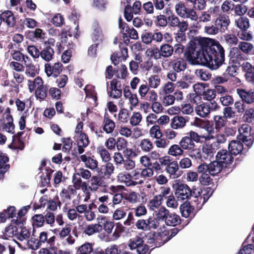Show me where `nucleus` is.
<instances>
[{
    "label": "nucleus",
    "mask_w": 254,
    "mask_h": 254,
    "mask_svg": "<svg viewBox=\"0 0 254 254\" xmlns=\"http://www.w3.org/2000/svg\"><path fill=\"white\" fill-rule=\"evenodd\" d=\"M199 46L189 47L185 53L186 59L193 64H201L214 70L218 69L224 62L225 51L219 42L213 39L202 38Z\"/></svg>",
    "instance_id": "nucleus-1"
},
{
    "label": "nucleus",
    "mask_w": 254,
    "mask_h": 254,
    "mask_svg": "<svg viewBox=\"0 0 254 254\" xmlns=\"http://www.w3.org/2000/svg\"><path fill=\"white\" fill-rule=\"evenodd\" d=\"M204 191L205 192L203 193L202 196V190L200 189L197 188L191 189L190 202L192 204L195 205V207L198 210L201 208L202 206L207 201L213 192L210 187H207Z\"/></svg>",
    "instance_id": "nucleus-2"
},
{
    "label": "nucleus",
    "mask_w": 254,
    "mask_h": 254,
    "mask_svg": "<svg viewBox=\"0 0 254 254\" xmlns=\"http://www.w3.org/2000/svg\"><path fill=\"white\" fill-rule=\"evenodd\" d=\"M146 243L151 245V246L160 247L167 242V239L165 237V233L164 231L155 232L150 231L148 232L144 237Z\"/></svg>",
    "instance_id": "nucleus-3"
},
{
    "label": "nucleus",
    "mask_w": 254,
    "mask_h": 254,
    "mask_svg": "<svg viewBox=\"0 0 254 254\" xmlns=\"http://www.w3.org/2000/svg\"><path fill=\"white\" fill-rule=\"evenodd\" d=\"M252 127L249 124H243L239 128V134L237 139L241 140L247 146H251L254 141V134L252 132Z\"/></svg>",
    "instance_id": "nucleus-4"
},
{
    "label": "nucleus",
    "mask_w": 254,
    "mask_h": 254,
    "mask_svg": "<svg viewBox=\"0 0 254 254\" xmlns=\"http://www.w3.org/2000/svg\"><path fill=\"white\" fill-rule=\"evenodd\" d=\"M173 188L178 200L191 199V189L187 184L176 180L173 185Z\"/></svg>",
    "instance_id": "nucleus-5"
},
{
    "label": "nucleus",
    "mask_w": 254,
    "mask_h": 254,
    "mask_svg": "<svg viewBox=\"0 0 254 254\" xmlns=\"http://www.w3.org/2000/svg\"><path fill=\"white\" fill-rule=\"evenodd\" d=\"M159 225V222L153 216H150L146 219H138L135 224V226L137 229L143 231L157 229Z\"/></svg>",
    "instance_id": "nucleus-6"
},
{
    "label": "nucleus",
    "mask_w": 254,
    "mask_h": 254,
    "mask_svg": "<svg viewBox=\"0 0 254 254\" xmlns=\"http://www.w3.org/2000/svg\"><path fill=\"white\" fill-rule=\"evenodd\" d=\"M175 9L177 14L182 18H190L195 21L197 19L195 11L193 8L188 7L184 2H180L176 4Z\"/></svg>",
    "instance_id": "nucleus-7"
},
{
    "label": "nucleus",
    "mask_w": 254,
    "mask_h": 254,
    "mask_svg": "<svg viewBox=\"0 0 254 254\" xmlns=\"http://www.w3.org/2000/svg\"><path fill=\"white\" fill-rule=\"evenodd\" d=\"M144 241L139 236H136L130 239L128 246L130 250H136L137 254H149L150 251L148 246L144 243Z\"/></svg>",
    "instance_id": "nucleus-8"
},
{
    "label": "nucleus",
    "mask_w": 254,
    "mask_h": 254,
    "mask_svg": "<svg viewBox=\"0 0 254 254\" xmlns=\"http://www.w3.org/2000/svg\"><path fill=\"white\" fill-rule=\"evenodd\" d=\"M233 155L230 151L226 149H221L218 151L216 155V159L223 165L225 168L229 167L234 161Z\"/></svg>",
    "instance_id": "nucleus-9"
},
{
    "label": "nucleus",
    "mask_w": 254,
    "mask_h": 254,
    "mask_svg": "<svg viewBox=\"0 0 254 254\" xmlns=\"http://www.w3.org/2000/svg\"><path fill=\"white\" fill-rule=\"evenodd\" d=\"M61 43L68 47V49H71L73 46L74 38L73 37L72 33L70 28L68 27L64 28L61 32Z\"/></svg>",
    "instance_id": "nucleus-10"
},
{
    "label": "nucleus",
    "mask_w": 254,
    "mask_h": 254,
    "mask_svg": "<svg viewBox=\"0 0 254 254\" xmlns=\"http://www.w3.org/2000/svg\"><path fill=\"white\" fill-rule=\"evenodd\" d=\"M63 65L60 62L55 63L52 65L51 64L47 63L45 64V71L48 77L53 76L57 77L63 70Z\"/></svg>",
    "instance_id": "nucleus-11"
},
{
    "label": "nucleus",
    "mask_w": 254,
    "mask_h": 254,
    "mask_svg": "<svg viewBox=\"0 0 254 254\" xmlns=\"http://www.w3.org/2000/svg\"><path fill=\"white\" fill-rule=\"evenodd\" d=\"M219 7L217 6L210 7L207 11L202 13L200 17V20L203 22H208L214 20L218 17Z\"/></svg>",
    "instance_id": "nucleus-12"
},
{
    "label": "nucleus",
    "mask_w": 254,
    "mask_h": 254,
    "mask_svg": "<svg viewBox=\"0 0 254 254\" xmlns=\"http://www.w3.org/2000/svg\"><path fill=\"white\" fill-rule=\"evenodd\" d=\"M247 81L254 84V67L248 62H244L241 65Z\"/></svg>",
    "instance_id": "nucleus-13"
},
{
    "label": "nucleus",
    "mask_w": 254,
    "mask_h": 254,
    "mask_svg": "<svg viewBox=\"0 0 254 254\" xmlns=\"http://www.w3.org/2000/svg\"><path fill=\"white\" fill-rule=\"evenodd\" d=\"M214 22L220 32L224 33L228 30L230 20L229 16L225 14H222L218 15Z\"/></svg>",
    "instance_id": "nucleus-14"
},
{
    "label": "nucleus",
    "mask_w": 254,
    "mask_h": 254,
    "mask_svg": "<svg viewBox=\"0 0 254 254\" xmlns=\"http://www.w3.org/2000/svg\"><path fill=\"white\" fill-rule=\"evenodd\" d=\"M236 92L244 102L247 104H251L254 102V90L237 88Z\"/></svg>",
    "instance_id": "nucleus-15"
},
{
    "label": "nucleus",
    "mask_w": 254,
    "mask_h": 254,
    "mask_svg": "<svg viewBox=\"0 0 254 254\" xmlns=\"http://www.w3.org/2000/svg\"><path fill=\"white\" fill-rule=\"evenodd\" d=\"M164 170L170 174V177L173 176L174 178L179 177L183 173V171L179 169L177 161H173L172 159L170 160Z\"/></svg>",
    "instance_id": "nucleus-16"
},
{
    "label": "nucleus",
    "mask_w": 254,
    "mask_h": 254,
    "mask_svg": "<svg viewBox=\"0 0 254 254\" xmlns=\"http://www.w3.org/2000/svg\"><path fill=\"white\" fill-rule=\"evenodd\" d=\"M241 140H232L229 144L228 150L234 156L240 155L242 156L244 154L243 152L244 150V145Z\"/></svg>",
    "instance_id": "nucleus-17"
},
{
    "label": "nucleus",
    "mask_w": 254,
    "mask_h": 254,
    "mask_svg": "<svg viewBox=\"0 0 254 254\" xmlns=\"http://www.w3.org/2000/svg\"><path fill=\"white\" fill-rule=\"evenodd\" d=\"M0 18L2 21L6 23L9 27H14L16 20L13 13L10 10H5L0 14Z\"/></svg>",
    "instance_id": "nucleus-18"
},
{
    "label": "nucleus",
    "mask_w": 254,
    "mask_h": 254,
    "mask_svg": "<svg viewBox=\"0 0 254 254\" xmlns=\"http://www.w3.org/2000/svg\"><path fill=\"white\" fill-rule=\"evenodd\" d=\"M89 143L88 135L85 133H81L77 141L78 152L79 154L84 152V148L86 147Z\"/></svg>",
    "instance_id": "nucleus-19"
},
{
    "label": "nucleus",
    "mask_w": 254,
    "mask_h": 254,
    "mask_svg": "<svg viewBox=\"0 0 254 254\" xmlns=\"http://www.w3.org/2000/svg\"><path fill=\"white\" fill-rule=\"evenodd\" d=\"M190 201L181 205L180 211L183 217L188 218L194 216L193 210L195 205H191Z\"/></svg>",
    "instance_id": "nucleus-20"
},
{
    "label": "nucleus",
    "mask_w": 254,
    "mask_h": 254,
    "mask_svg": "<svg viewBox=\"0 0 254 254\" xmlns=\"http://www.w3.org/2000/svg\"><path fill=\"white\" fill-rule=\"evenodd\" d=\"M94 158V156L87 157L85 154L81 155L80 156L81 161L84 163L85 166L91 170L97 168L98 165V161Z\"/></svg>",
    "instance_id": "nucleus-21"
},
{
    "label": "nucleus",
    "mask_w": 254,
    "mask_h": 254,
    "mask_svg": "<svg viewBox=\"0 0 254 254\" xmlns=\"http://www.w3.org/2000/svg\"><path fill=\"white\" fill-rule=\"evenodd\" d=\"M187 122H188V120L184 117L175 116L171 120V126L173 129L183 128L185 126Z\"/></svg>",
    "instance_id": "nucleus-22"
},
{
    "label": "nucleus",
    "mask_w": 254,
    "mask_h": 254,
    "mask_svg": "<svg viewBox=\"0 0 254 254\" xmlns=\"http://www.w3.org/2000/svg\"><path fill=\"white\" fill-rule=\"evenodd\" d=\"M209 174L212 176H215L219 173L223 168H225L219 161L216 159L215 161L211 162L208 164Z\"/></svg>",
    "instance_id": "nucleus-23"
},
{
    "label": "nucleus",
    "mask_w": 254,
    "mask_h": 254,
    "mask_svg": "<svg viewBox=\"0 0 254 254\" xmlns=\"http://www.w3.org/2000/svg\"><path fill=\"white\" fill-rule=\"evenodd\" d=\"M186 61L182 58H179L174 61L172 64L173 70L177 72H180L185 70L187 67Z\"/></svg>",
    "instance_id": "nucleus-24"
},
{
    "label": "nucleus",
    "mask_w": 254,
    "mask_h": 254,
    "mask_svg": "<svg viewBox=\"0 0 254 254\" xmlns=\"http://www.w3.org/2000/svg\"><path fill=\"white\" fill-rule=\"evenodd\" d=\"M227 122V120L223 116L216 115L214 116L212 122L216 131H219L221 129L225 127Z\"/></svg>",
    "instance_id": "nucleus-25"
},
{
    "label": "nucleus",
    "mask_w": 254,
    "mask_h": 254,
    "mask_svg": "<svg viewBox=\"0 0 254 254\" xmlns=\"http://www.w3.org/2000/svg\"><path fill=\"white\" fill-rule=\"evenodd\" d=\"M103 130L107 133H112L115 129V124L114 122L111 120L108 115H105L103 120Z\"/></svg>",
    "instance_id": "nucleus-26"
},
{
    "label": "nucleus",
    "mask_w": 254,
    "mask_h": 254,
    "mask_svg": "<svg viewBox=\"0 0 254 254\" xmlns=\"http://www.w3.org/2000/svg\"><path fill=\"white\" fill-rule=\"evenodd\" d=\"M165 222L168 226H175L181 223V219L180 216L176 213L170 212Z\"/></svg>",
    "instance_id": "nucleus-27"
},
{
    "label": "nucleus",
    "mask_w": 254,
    "mask_h": 254,
    "mask_svg": "<svg viewBox=\"0 0 254 254\" xmlns=\"http://www.w3.org/2000/svg\"><path fill=\"white\" fill-rule=\"evenodd\" d=\"M54 50L52 47L44 46L43 49L40 52L41 57L46 62L50 61L53 58Z\"/></svg>",
    "instance_id": "nucleus-28"
},
{
    "label": "nucleus",
    "mask_w": 254,
    "mask_h": 254,
    "mask_svg": "<svg viewBox=\"0 0 254 254\" xmlns=\"http://www.w3.org/2000/svg\"><path fill=\"white\" fill-rule=\"evenodd\" d=\"M206 103H202L195 107V111L199 116L205 118L210 114V108H209Z\"/></svg>",
    "instance_id": "nucleus-29"
},
{
    "label": "nucleus",
    "mask_w": 254,
    "mask_h": 254,
    "mask_svg": "<svg viewBox=\"0 0 254 254\" xmlns=\"http://www.w3.org/2000/svg\"><path fill=\"white\" fill-rule=\"evenodd\" d=\"M179 145L184 150H190L195 147L194 142L190 139L188 136L183 137L179 142Z\"/></svg>",
    "instance_id": "nucleus-30"
},
{
    "label": "nucleus",
    "mask_w": 254,
    "mask_h": 254,
    "mask_svg": "<svg viewBox=\"0 0 254 254\" xmlns=\"http://www.w3.org/2000/svg\"><path fill=\"white\" fill-rule=\"evenodd\" d=\"M24 64L26 66L25 74L28 76L34 77L39 73V69L32 63H27V61H25Z\"/></svg>",
    "instance_id": "nucleus-31"
},
{
    "label": "nucleus",
    "mask_w": 254,
    "mask_h": 254,
    "mask_svg": "<svg viewBox=\"0 0 254 254\" xmlns=\"http://www.w3.org/2000/svg\"><path fill=\"white\" fill-rule=\"evenodd\" d=\"M38 239L41 245L47 242L50 246H52L55 244L56 237L53 236L48 239V233L45 231H43L40 233L39 238Z\"/></svg>",
    "instance_id": "nucleus-32"
},
{
    "label": "nucleus",
    "mask_w": 254,
    "mask_h": 254,
    "mask_svg": "<svg viewBox=\"0 0 254 254\" xmlns=\"http://www.w3.org/2000/svg\"><path fill=\"white\" fill-rule=\"evenodd\" d=\"M249 237L250 235L244 241L241 248L237 254H253L254 253V246L253 244H247V240Z\"/></svg>",
    "instance_id": "nucleus-33"
},
{
    "label": "nucleus",
    "mask_w": 254,
    "mask_h": 254,
    "mask_svg": "<svg viewBox=\"0 0 254 254\" xmlns=\"http://www.w3.org/2000/svg\"><path fill=\"white\" fill-rule=\"evenodd\" d=\"M102 229V226L99 224H90L85 228L84 233L88 236H91L94 233L101 232Z\"/></svg>",
    "instance_id": "nucleus-34"
},
{
    "label": "nucleus",
    "mask_w": 254,
    "mask_h": 254,
    "mask_svg": "<svg viewBox=\"0 0 254 254\" xmlns=\"http://www.w3.org/2000/svg\"><path fill=\"white\" fill-rule=\"evenodd\" d=\"M138 146L141 150L144 152H149L153 148V144L152 141L148 138L142 139Z\"/></svg>",
    "instance_id": "nucleus-35"
},
{
    "label": "nucleus",
    "mask_w": 254,
    "mask_h": 254,
    "mask_svg": "<svg viewBox=\"0 0 254 254\" xmlns=\"http://www.w3.org/2000/svg\"><path fill=\"white\" fill-rule=\"evenodd\" d=\"M160 50L162 55V57L165 58L170 57L174 52V49L173 47L168 44H164L162 45L160 47Z\"/></svg>",
    "instance_id": "nucleus-36"
},
{
    "label": "nucleus",
    "mask_w": 254,
    "mask_h": 254,
    "mask_svg": "<svg viewBox=\"0 0 254 254\" xmlns=\"http://www.w3.org/2000/svg\"><path fill=\"white\" fill-rule=\"evenodd\" d=\"M121 181L125 183L127 186H134L137 184H142L143 183V181H139L138 182H134L133 180L131 179V176L129 174L121 175L120 176Z\"/></svg>",
    "instance_id": "nucleus-37"
},
{
    "label": "nucleus",
    "mask_w": 254,
    "mask_h": 254,
    "mask_svg": "<svg viewBox=\"0 0 254 254\" xmlns=\"http://www.w3.org/2000/svg\"><path fill=\"white\" fill-rule=\"evenodd\" d=\"M225 43L230 47L239 44V39L234 34H226L224 36Z\"/></svg>",
    "instance_id": "nucleus-38"
},
{
    "label": "nucleus",
    "mask_w": 254,
    "mask_h": 254,
    "mask_svg": "<svg viewBox=\"0 0 254 254\" xmlns=\"http://www.w3.org/2000/svg\"><path fill=\"white\" fill-rule=\"evenodd\" d=\"M243 53L249 55L251 53L254 48L253 45L247 42H240L239 43L238 47Z\"/></svg>",
    "instance_id": "nucleus-39"
},
{
    "label": "nucleus",
    "mask_w": 254,
    "mask_h": 254,
    "mask_svg": "<svg viewBox=\"0 0 254 254\" xmlns=\"http://www.w3.org/2000/svg\"><path fill=\"white\" fill-rule=\"evenodd\" d=\"M7 123L3 124V128H4L8 132L14 134L15 125L13 124V119L11 115H7L5 117Z\"/></svg>",
    "instance_id": "nucleus-40"
},
{
    "label": "nucleus",
    "mask_w": 254,
    "mask_h": 254,
    "mask_svg": "<svg viewBox=\"0 0 254 254\" xmlns=\"http://www.w3.org/2000/svg\"><path fill=\"white\" fill-rule=\"evenodd\" d=\"M103 181L102 179L97 176H94L90 180V186L89 188L91 190L96 191L99 187H102Z\"/></svg>",
    "instance_id": "nucleus-41"
},
{
    "label": "nucleus",
    "mask_w": 254,
    "mask_h": 254,
    "mask_svg": "<svg viewBox=\"0 0 254 254\" xmlns=\"http://www.w3.org/2000/svg\"><path fill=\"white\" fill-rule=\"evenodd\" d=\"M236 24L241 30H247L250 27L249 20L245 16L240 17L236 20Z\"/></svg>",
    "instance_id": "nucleus-42"
},
{
    "label": "nucleus",
    "mask_w": 254,
    "mask_h": 254,
    "mask_svg": "<svg viewBox=\"0 0 254 254\" xmlns=\"http://www.w3.org/2000/svg\"><path fill=\"white\" fill-rule=\"evenodd\" d=\"M111 91L109 93V96L114 98L119 99L122 96V89L117 87V84L110 82Z\"/></svg>",
    "instance_id": "nucleus-43"
},
{
    "label": "nucleus",
    "mask_w": 254,
    "mask_h": 254,
    "mask_svg": "<svg viewBox=\"0 0 254 254\" xmlns=\"http://www.w3.org/2000/svg\"><path fill=\"white\" fill-rule=\"evenodd\" d=\"M195 73L197 77L203 81L208 80L211 77V74L210 72L205 68L196 69Z\"/></svg>",
    "instance_id": "nucleus-44"
},
{
    "label": "nucleus",
    "mask_w": 254,
    "mask_h": 254,
    "mask_svg": "<svg viewBox=\"0 0 254 254\" xmlns=\"http://www.w3.org/2000/svg\"><path fill=\"white\" fill-rule=\"evenodd\" d=\"M31 208V205L24 206L21 208V209L17 212V217L16 220H13L14 223L16 225H19L22 223L20 219L24 216L28 211Z\"/></svg>",
    "instance_id": "nucleus-45"
},
{
    "label": "nucleus",
    "mask_w": 254,
    "mask_h": 254,
    "mask_svg": "<svg viewBox=\"0 0 254 254\" xmlns=\"http://www.w3.org/2000/svg\"><path fill=\"white\" fill-rule=\"evenodd\" d=\"M97 151V153L100 154L103 161L107 162L111 159L109 151L103 146L98 147Z\"/></svg>",
    "instance_id": "nucleus-46"
},
{
    "label": "nucleus",
    "mask_w": 254,
    "mask_h": 254,
    "mask_svg": "<svg viewBox=\"0 0 254 254\" xmlns=\"http://www.w3.org/2000/svg\"><path fill=\"white\" fill-rule=\"evenodd\" d=\"M230 54L237 60L244 61L246 59V56L243 52L236 47H233L231 49Z\"/></svg>",
    "instance_id": "nucleus-47"
},
{
    "label": "nucleus",
    "mask_w": 254,
    "mask_h": 254,
    "mask_svg": "<svg viewBox=\"0 0 254 254\" xmlns=\"http://www.w3.org/2000/svg\"><path fill=\"white\" fill-rule=\"evenodd\" d=\"M183 150L180 145L173 144L169 148L168 153L170 155L174 156L182 155L184 153Z\"/></svg>",
    "instance_id": "nucleus-48"
},
{
    "label": "nucleus",
    "mask_w": 254,
    "mask_h": 254,
    "mask_svg": "<svg viewBox=\"0 0 254 254\" xmlns=\"http://www.w3.org/2000/svg\"><path fill=\"white\" fill-rule=\"evenodd\" d=\"M32 220L33 226L36 227L43 226L45 222L44 216L42 214L34 215Z\"/></svg>",
    "instance_id": "nucleus-49"
},
{
    "label": "nucleus",
    "mask_w": 254,
    "mask_h": 254,
    "mask_svg": "<svg viewBox=\"0 0 254 254\" xmlns=\"http://www.w3.org/2000/svg\"><path fill=\"white\" fill-rule=\"evenodd\" d=\"M149 134L150 137L156 139H160L163 135L159 125H154L149 130Z\"/></svg>",
    "instance_id": "nucleus-50"
},
{
    "label": "nucleus",
    "mask_w": 254,
    "mask_h": 254,
    "mask_svg": "<svg viewBox=\"0 0 254 254\" xmlns=\"http://www.w3.org/2000/svg\"><path fill=\"white\" fill-rule=\"evenodd\" d=\"M48 87L45 86L38 87L35 91V95L37 98L44 100L47 96Z\"/></svg>",
    "instance_id": "nucleus-51"
},
{
    "label": "nucleus",
    "mask_w": 254,
    "mask_h": 254,
    "mask_svg": "<svg viewBox=\"0 0 254 254\" xmlns=\"http://www.w3.org/2000/svg\"><path fill=\"white\" fill-rule=\"evenodd\" d=\"M43 35L44 33L40 28H36L34 31H29L27 35L28 38L32 41L36 39L42 38Z\"/></svg>",
    "instance_id": "nucleus-52"
},
{
    "label": "nucleus",
    "mask_w": 254,
    "mask_h": 254,
    "mask_svg": "<svg viewBox=\"0 0 254 254\" xmlns=\"http://www.w3.org/2000/svg\"><path fill=\"white\" fill-rule=\"evenodd\" d=\"M202 153L206 157H211L215 153V148L213 147L212 144H205L202 147Z\"/></svg>",
    "instance_id": "nucleus-53"
},
{
    "label": "nucleus",
    "mask_w": 254,
    "mask_h": 254,
    "mask_svg": "<svg viewBox=\"0 0 254 254\" xmlns=\"http://www.w3.org/2000/svg\"><path fill=\"white\" fill-rule=\"evenodd\" d=\"M243 119L245 122L251 123L254 120V109L250 108L244 111Z\"/></svg>",
    "instance_id": "nucleus-54"
},
{
    "label": "nucleus",
    "mask_w": 254,
    "mask_h": 254,
    "mask_svg": "<svg viewBox=\"0 0 254 254\" xmlns=\"http://www.w3.org/2000/svg\"><path fill=\"white\" fill-rule=\"evenodd\" d=\"M238 36L240 39L246 41H251L253 38L251 32L248 31V29L239 31Z\"/></svg>",
    "instance_id": "nucleus-55"
},
{
    "label": "nucleus",
    "mask_w": 254,
    "mask_h": 254,
    "mask_svg": "<svg viewBox=\"0 0 254 254\" xmlns=\"http://www.w3.org/2000/svg\"><path fill=\"white\" fill-rule=\"evenodd\" d=\"M162 201L161 197L157 195L154 196L153 199L149 201L148 205L150 209L154 210L161 205Z\"/></svg>",
    "instance_id": "nucleus-56"
},
{
    "label": "nucleus",
    "mask_w": 254,
    "mask_h": 254,
    "mask_svg": "<svg viewBox=\"0 0 254 254\" xmlns=\"http://www.w3.org/2000/svg\"><path fill=\"white\" fill-rule=\"evenodd\" d=\"M169 213L170 212L169 210H167L165 207H161L159 209L158 213L156 214V219L158 221L159 220L165 221Z\"/></svg>",
    "instance_id": "nucleus-57"
},
{
    "label": "nucleus",
    "mask_w": 254,
    "mask_h": 254,
    "mask_svg": "<svg viewBox=\"0 0 254 254\" xmlns=\"http://www.w3.org/2000/svg\"><path fill=\"white\" fill-rule=\"evenodd\" d=\"M27 245L29 248L36 250L38 249L41 246L38 238H34L32 237L27 242Z\"/></svg>",
    "instance_id": "nucleus-58"
},
{
    "label": "nucleus",
    "mask_w": 254,
    "mask_h": 254,
    "mask_svg": "<svg viewBox=\"0 0 254 254\" xmlns=\"http://www.w3.org/2000/svg\"><path fill=\"white\" fill-rule=\"evenodd\" d=\"M235 4L231 0H226L224 1L222 5L221 9L224 12L228 13L234 9Z\"/></svg>",
    "instance_id": "nucleus-59"
},
{
    "label": "nucleus",
    "mask_w": 254,
    "mask_h": 254,
    "mask_svg": "<svg viewBox=\"0 0 254 254\" xmlns=\"http://www.w3.org/2000/svg\"><path fill=\"white\" fill-rule=\"evenodd\" d=\"M142 120V116L139 112H134L130 119V124L135 126L140 123Z\"/></svg>",
    "instance_id": "nucleus-60"
},
{
    "label": "nucleus",
    "mask_w": 254,
    "mask_h": 254,
    "mask_svg": "<svg viewBox=\"0 0 254 254\" xmlns=\"http://www.w3.org/2000/svg\"><path fill=\"white\" fill-rule=\"evenodd\" d=\"M154 18H155L154 23L157 26L164 27L167 25L168 22L165 15L161 14Z\"/></svg>",
    "instance_id": "nucleus-61"
},
{
    "label": "nucleus",
    "mask_w": 254,
    "mask_h": 254,
    "mask_svg": "<svg viewBox=\"0 0 254 254\" xmlns=\"http://www.w3.org/2000/svg\"><path fill=\"white\" fill-rule=\"evenodd\" d=\"M202 96L204 100L209 101H212L216 96L215 90L214 89H207L206 91H203Z\"/></svg>",
    "instance_id": "nucleus-62"
},
{
    "label": "nucleus",
    "mask_w": 254,
    "mask_h": 254,
    "mask_svg": "<svg viewBox=\"0 0 254 254\" xmlns=\"http://www.w3.org/2000/svg\"><path fill=\"white\" fill-rule=\"evenodd\" d=\"M61 90L56 87H51L49 89V95L51 97L56 100H60L61 97Z\"/></svg>",
    "instance_id": "nucleus-63"
},
{
    "label": "nucleus",
    "mask_w": 254,
    "mask_h": 254,
    "mask_svg": "<svg viewBox=\"0 0 254 254\" xmlns=\"http://www.w3.org/2000/svg\"><path fill=\"white\" fill-rule=\"evenodd\" d=\"M28 53L34 58L37 59L40 55V51L34 45H30L27 47Z\"/></svg>",
    "instance_id": "nucleus-64"
}]
</instances>
